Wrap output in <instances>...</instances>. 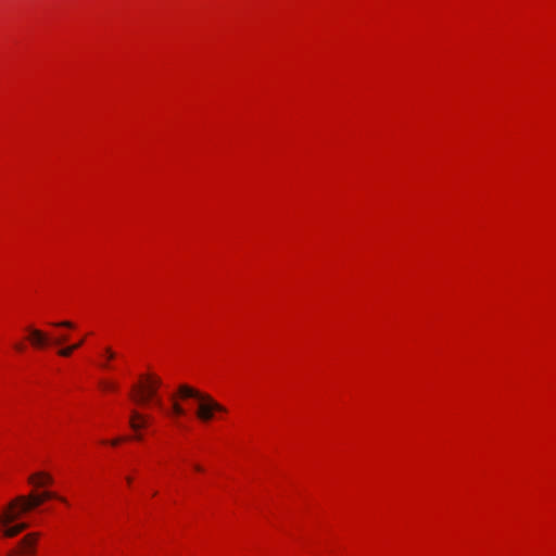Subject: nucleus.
Wrapping results in <instances>:
<instances>
[{"mask_svg": "<svg viewBox=\"0 0 556 556\" xmlns=\"http://www.w3.org/2000/svg\"><path fill=\"white\" fill-rule=\"evenodd\" d=\"M162 381L159 377L147 375L141 377V381L131 387L130 397L140 405L148 404L154 400Z\"/></svg>", "mask_w": 556, "mask_h": 556, "instance_id": "3", "label": "nucleus"}, {"mask_svg": "<svg viewBox=\"0 0 556 556\" xmlns=\"http://www.w3.org/2000/svg\"><path fill=\"white\" fill-rule=\"evenodd\" d=\"M123 440H124V439H122V438L114 439V440H112V441H111V444H112L113 446H116V445H118Z\"/></svg>", "mask_w": 556, "mask_h": 556, "instance_id": "15", "label": "nucleus"}, {"mask_svg": "<svg viewBox=\"0 0 556 556\" xmlns=\"http://www.w3.org/2000/svg\"><path fill=\"white\" fill-rule=\"evenodd\" d=\"M172 412L175 416H184L186 409L176 401L175 395H172Z\"/></svg>", "mask_w": 556, "mask_h": 556, "instance_id": "9", "label": "nucleus"}, {"mask_svg": "<svg viewBox=\"0 0 556 556\" xmlns=\"http://www.w3.org/2000/svg\"><path fill=\"white\" fill-rule=\"evenodd\" d=\"M129 426L132 430L138 431L147 426V417L137 410L130 414Z\"/></svg>", "mask_w": 556, "mask_h": 556, "instance_id": "7", "label": "nucleus"}, {"mask_svg": "<svg viewBox=\"0 0 556 556\" xmlns=\"http://www.w3.org/2000/svg\"><path fill=\"white\" fill-rule=\"evenodd\" d=\"M155 404L159 406V407H162V402L160 400H155Z\"/></svg>", "mask_w": 556, "mask_h": 556, "instance_id": "19", "label": "nucleus"}, {"mask_svg": "<svg viewBox=\"0 0 556 556\" xmlns=\"http://www.w3.org/2000/svg\"><path fill=\"white\" fill-rule=\"evenodd\" d=\"M28 482L35 486H41L45 484H51L53 482L52 477L47 472H37L28 478Z\"/></svg>", "mask_w": 556, "mask_h": 556, "instance_id": "8", "label": "nucleus"}, {"mask_svg": "<svg viewBox=\"0 0 556 556\" xmlns=\"http://www.w3.org/2000/svg\"><path fill=\"white\" fill-rule=\"evenodd\" d=\"M178 395L181 399H194L198 402L197 417L207 422L213 419L214 413H226L227 409L213 400L208 394L201 393L200 391L187 384H181L178 388Z\"/></svg>", "mask_w": 556, "mask_h": 556, "instance_id": "2", "label": "nucleus"}, {"mask_svg": "<svg viewBox=\"0 0 556 556\" xmlns=\"http://www.w3.org/2000/svg\"><path fill=\"white\" fill-rule=\"evenodd\" d=\"M68 348L71 349L72 352H74L77 349H79V344H72V345H68Z\"/></svg>", "mask_w": 556, "mask_h": 556, "instance_id": "17", "label": "nucleus"}, {"mask_svg": "<svg viewBox=\"0 0 556 556\" xmlns=\"http://www.w3.org/2000/svg\"><path fill=\"white\" fill-rule=\"evenodd\" d=\"M136 439H137V440H140V439H141V435H140V434H137V435H136Z\"/></svg>", "mask_w": 556, "mask_h": 556, "instance_id": "21", "label": "nucleus"}, {"mask_svg": "<svg viewBox=\"0 0 556 556\" xmlns=\"http://www.w3.org/2000/svg\"><path fill=\"white\" fill-rule=\"evenodd\" d=\"M27 330L29 332V341L34 348L43 349L52 344V339L43 331L33 327H28Z\"/></svg>", "mask_w": 556, "mask_h": 556, "instance_id": "4", "label": "nucleus"}, {"mask_svg": "<svg viewBox=\"0 0 556 556\" xmlns=\"http://www.w3.org/2000/svg\"><path fill=\"white\" fill-rule=\"evenodd\" d=\"M194 469L197 471H202L203 470V468L200 465H194Z\"/></svg>", "mask_w": 556, "mask_h": 556, "instance_id": "18", "label": "nucleus"}, {"mask_svg": "<svg viewBox=\"0 0 556 556\" xmlns=\"http://www.w3.org/2000/svg\"><path fill=\"white\" fill-rule=\"evenodd\" d=\"M53 326L55 327H64V328H74V324L72 321H68V320H64V321H60V323H54Z\"/></svg>", "mask_w": 556, "mask_h": 556, "instance_id": "12", "label": "nucleus"}, {"mask_svg": "<svg viewBox=\"0 0 556 556\" xmlns=\"http://www.w3.org/2000/svg\"><path fill=\"white\" fill-rule=\"evenodd\" d=\"M127 482H128V483H130V482H131V478H130V477H128V478H127Z\"/></svg>", "mask_w": 556, "mask_h": 556, "instance_id": "22", "label": "nucleus"}, {"mask_svg": "<svg viewBox=\"0 0 556 556\" xmlns=\"http://www.w3.org/2000/svg\"><path fill=\"white\" fill-rule=\"evenodd\" d=\"M58 354L62 357H70L73 354V352L71 351V349L68 346H65L63 349H60L58 351Z\"/></svg>", "mask_w": 556, "mask_h": 556, "instance_id": "11", "label": "nucleus"}, {"mask_svg": "<svg viewBox=\"0 0 556 556\" xmlns=\"http://www.w3.org/2000/svg\"><path fill=\"white\" fill-rule=\"evenodd\" d=\"M68 340L67 336L66 334H63L61 337H58L55 339H52V344L53 345H60L64 342H66Z\"/></svg>", "mask_w": 556, "mask_h": 556, "instance_id": "13", "label": "nucleus"}, {"mask_svg": "<svg viewBox=\"0 0 556 556\" xmlns=\"http://www.w3.org/2000/svg\"><path fill=\"white\" fill-rule=\"evenodd\" d=\"M38 536H39L38 533H29L23 538V540L20 542V546L24 554H33L34 553V548H35L36 542L38 540Z\"/></svg>", "mask_w": 556, "mask_h": 556, "instance_id": "6", "label": "nucleus"}, {"mask_svg": "<svg viewBox=\"0 0 556 556\" xmlns=\"http://www.w3.org/2000/svg\"><path fill=\"white\" fill-rule=\"evenodd\" d=\"M24 348H25V346H24L22 343H15V344H14V349H15V350H17V351H20V352H22V351L24 350Z\"/></svg>", "mask_w": 556, "mask_h": 556, "instance_id": "16", "label": "nucleus"}, {"mask_svg": "<svg viewBox=\"0 0 556 556\" xmlns=\"http://www.w3.org/2000/svg\"><path fill=\"white\" fill-rule=\"evenodd\" d=\"M101 388L105 391H113L116 389V384L111 381H102Z\"/></svg>", "mask_w": 556, "mask_h": 556, "instance_id": "10", "label": "nucleus"}, {"mask_svg": "<svg viewBox=\"0 0 556 556\" xmlns=\"http://www.w3.org/2000/svg\"><path fill=\"white\" fill-rule=\"evenodd\" d=\"M106 354V361L113 359L115 357V353L112 351L111 348L105 349Z\"/></svg>", "mask_w": 556, "mask_h": 556, "instance_id": "14", "label": "nucleus"}, {"mask_svg": "<svg viewBox=\"0 0 556 556\" xmlns=\"http://www.w3.org/2000/svg\"><path fill=\"white\" fill-rule=\"evenodd\" d=\"M59 498L62 502H66L64 497L58 496L54 492L45 491L40 494L31 493L28 496L20 495L12 500L0 514V522L5 525L8 522H14L21 518L25 513L38 507L46 500Z\"/></svg>", "mask_w": 556, "mask_h": 556, "instance_id": "1", "label": "nucleus"}, {"mask_svg": "<svg viewBox=\"0 0 556 556\" xmlns=\"http://www.w3.org/2000/svg\"><path fill=\"white\" fill-rule=\"evenodd\" d=\"M75 344H79V348L84 344V339H81L80 341H77Z\"/></svg>", "mask_w": 556, "mask_h": 556, "instance_id": "20", "label": "nucleus"}, {"mask_svg": "<svg viewBox=\"0 0 556 556\" xmlns=\"http://www.w3.org/2000/svg\"><path fill=\"white\" fill-rule=\"evenodd\" d=\"M9 523L10 522L3 525L0 522V525L3 528V530H2L3 535L7 538L16 536L17 534H20L21 532H23L24 530H26L29 527V525L27 522H20L14 526H9Z\"/></svg>", "mask_w": 556, "mask_h": 556, "instance_id": "5", "label": "nucleus"}]
</instances>
